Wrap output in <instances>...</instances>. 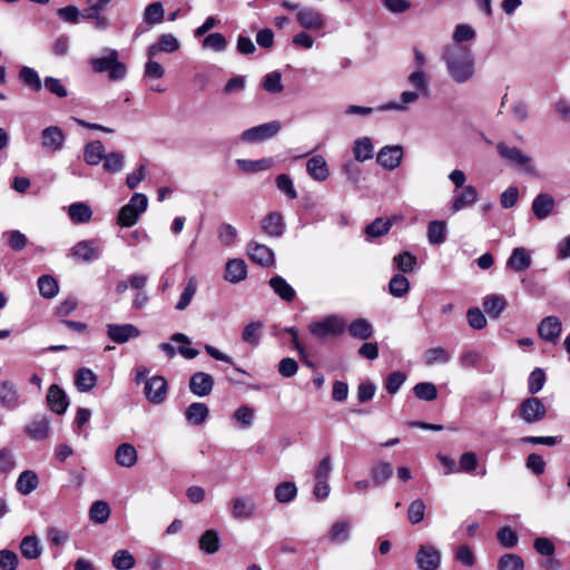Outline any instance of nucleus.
Returning a JSON list of instances; mask_svg holds the SVG:
<instances>
[{
  "instance_id": "31",
  "label": "nucleus",
  "mask_w": 570,
  "mask_h": 570,
  "mask_svg": "<svg viewBox=\"0 0 570 570\" xmlns=\"http://www.w3.org/2000/svg\"><path fill=\"white\" fill-rule=\"evenodd\" d=\"M274 293L283 301L289 303L296 297L295 289L282 276H274L268 282Z\"/></svg>"
},
{
  "instance_id": "34",
  "label": "nucleus",
  "mask_w": 570,
  "mask_h": 570,
  "mask_svg": "<svg viewBox=\"0 0 570 570\" xmlns=\"http://www.w3.org/2000/svg\"><path fill=\"white\" fill-rule=\"evenodd\" d=\"M353 155L358 163L372 159L374 155L372 140L368 137L357 138L353 144Z\"/></svg>"
},
{
  "instance_id": "41",
  "label": "nucleus",
  "mask_w": 570,
  "mask_h": 570,
  "mask_svg": "<svg viewBox=\"0 0 570 570\" xmlns=\"http://www.w3.org/2000/svg\"><path fill=\"white\" fill-rule=\"evenodd\" d=\"M348 333L352 337L357 340H367L373 335V326L365 318H357L353 321L348 327Z\"/></svg>"
},
{
  "instance_id": "21",
  "label": "nucleus",
  "mask_w": 570,
  "mask_h": 570,
  "mask_svg": "<svg viewBox=\"0 0 570 570\" xmlns=\"http://www.w3.org/2000/svg\"><path fill=\"white\" fill-rule=\"evenodd\" d=\"M532 263L531 253L524 247H517L512 250L507 265L517 273L525 272Z\"/></svg>"
},
{
  "instance_id": "30",
  "label": "nucleus",
  "mask_w": 570,
  "mask_h": 570,
  "mask_svg": "<svg viewBox=\"0 0 570 570\" xmlns=\"http://www.w3.org/2000/svg\"><path fill=\"white\" fill-rule=\"evenodd\" d=\"M39 485V478L32 470H26L20 473L16 482V489L22 495L33 492Z\"/></svg>"
},
{
  "instance_id": "28",
  "label": "nucleus",
  "mask_w": 570,
  "mask_h": 570,
  "mask_svg": "<svg viewBox=\"0 0 570 570\" xmlns=\"http://www.w3.org/2000/svg\"><path fill=\"white\" fill-rule=\"evenodd\" d=\"M115 460L122 468H132L138 460L137 450L130 443H121L116 449Z\"/></svg>"
},
{
  "instance_id": "10",
  "label": "nucleus",
  "mask_w": 570,
  "mask_h": 570,
  "mask_svg": "<svg viewBox=\"0 0 570 570\" xmlns=\"http://www.w3.org/2000/svg\"><path fill=\"white\" fill-rule=\"evenodd\" d=\"M441 562L440 551L431 544H422L416 553V564L421 570H436Z\"/></svg>"
},
{
  "instance_id": "50",
  "label": "nucleus",
  "mask_w": 570,
  "mask_h": 570,
  "mask_svg": "<svg viewBox=\"0 0 570 570\" xmlns=\"http://www.w3.org/2000/svg\"><path fill=\"white\" fill-rule=\"evenodd\" d=\"M351 527L347 521L341 520L333 523L330 530V539L335 543H343L350 539Z\"/></svg>"
},
{
  "instance_id": "64",
  "label": "nucleus",
  "mask_w": 570,
  "mask_h": 570,
  "mask_svg": "<svg viewBox=\"0 0 570 570\" xmlns=\"http://www.w3.org/2000/svg\"><path fill=\"white\" fill-rule=\"evenodd\" d=\"M227 41L226 38L219 33H209L204 40H203V48L210 49L216 52H222L226 49Z\"/></svg>"
},
{
  "instance_id": "3",
  "label": "nucleus",
  "mask_w": 570,
  "mask_h": 570,
  "mask_svg": "<svg viewBox=\"0 0 570 570\" xmlns=\"http://www.w3.org/2000/svg\"><path fill=\"white\" fill-rule=\"evenodd\" d=\"M346 330L345 320L336 314L327 315L320 321H314L308 325L309 333L318 340L327 336H338Z\"/></svg>"
},
{
  "instance_id": "55",
  "label": "nucleus",
  "mask_w": 570,
  "mask_h": 570,
  "mask_svg": "<svg viewBox=\"0 0 570 570\" xmlns=\"http://www.w3.org/2000/svg\"><path fill=\"white\" fill-rule=\"evenodd\" d=\"M395 267L402 273H411L416 267V257L410 252H402L393 257Z\"/></svg>"
},
{
  "instance_id": "47",
  "label": "nucleus",
  "mask_w": 570,
  "mask_h": 570,
  "mask_svg": "<svg viewBox=\"0 0 570 570\" xmlns=\"http://www.w3.org/2000/svg\"><path fill=\"white\" fill-rule=\"evenodd\" d=\"M199 548L209 554L217 552L220 548L218 533L215 530H207L199 539Z\"/></svg>"
},
{
  "instance_id": "22",
  "label": "nucleus",
  "mask_w": 570,
  "mask_h": 570,
  "mask_svg": "<svg viewBox=\"0 0 570 570\" xmlns=\"http://www.w3.org/2000/svg\"><path fill=\"white\" fill-rule=\"evenodd\" d=\"M255 503L249 498L239 497L232 500V515L237 520H248L254 517Z\"/></svg>"
},
{
  "instance_id": "54",
  "label": "nucleus",
  "mask_w": 570,
  "mask_h": 570,
  "mask_svg": "<svg viewBox=\"0 0 570 570\" xmlns=\"http://www.w3.org/2000/svg\"><path fill=\"white\" fill-rule=\"evenodd\" d=\"M2 238H4L8 246L16 252L22 250L28 245L27 236L17 229L4 232Z\"/></svg>"
},
{
  "instance_id": "18",
  "label": "nucleus",
  "mask_w": 570,
  "mask_h": 570,
  "mask_svg": "<svg viewBox=\"0 0 570 570\" xmlns=\"http://www.w3.org/2000/svg\"><path fill=\"white\" fill-rule=\"evenodd\" d=\"M20 403V393L17 386L10 381H3L0 384V405L12 411Z\"/></svg>"
},
{
  "instance_id": "23",
  "label": "nucleus",
  "mask_w": 570,
  "mask_h": 570,
  "mask_svg": "<svg viewBox=\"0 0 570 570\" xmlns=\"http://www.w3.org/2000/svg\"><path fill=\"white\" fill-rule=\"evenodd\" d=\"M262 229L272 237H279L285 232V224L281 213L272 212L262 220Z\"/></svg>"
},
{
  "instance_id": "58",
  "label": "nucleus",
  "mask_w": 570,
  "mask_h": 570,
  "mask_svg": "<svg viewBox=\"0 0 570 570\" xmlns=\"http://www.w3.org/2000/svg\"><path fill=\"white\" fill-rule=\"evenodd\" d=\"M111 561L117 570H130L135 567V558L128 550H118Z\"/></svg>"
},
{
  "instance_id": "17",
  "label": "nucleus",
  "mask_w": 570,
  "mask_h": 570,
  "mask_svg": "<svg viewBox=\"0 0 570 570\" xmlns=\"http://www.w3.org/2000/svg\"><path fill=\"white\" fill-rule=\"evenodd\" d=\"M250 259L261 266L269 267L274 264V252L266 245L250 242L247 246Z\"/></svg>"
},
{
  "instance_id": "32",
  "label": "nucleus",
  "mask_w": 570,
  "mask_h": 570,
  "mask_svg": "<svg viewBox=\"0 0 570 570\" xmlns=\"http://www.w3.org/2000/svg\"><path fill=\"white\" fill-rule=\"evenodd\" d=\"M105 155L106 150L100 140H92L83 148V160L90 166L100 164Z\"/></svg>"
},
{
  "instance_id": "5",
  "label": "nucleus",
  "mask_w": 570,
  "mask_h": 570,
  "mask_svg": "<svg viewBox=\"0 0 570 570\" xmlns=\"http://www.w3.org/2000/svg\"><path fill=\"white\" fill-rule=\"evenodd\" d=\"M282 125L278 120H273L244 130L240 140L247 144H257L271 139L281 130Z\"/></svg>"
},
{
  "instance_id": "9",
  "label": "nucleus",
  "mask_w": 570,
  "mask_h": 570,
  "mask_svg": "<svg viewBox=\"0 0 570 570\" xmlns=\"http://www.w3.org/2000/svg\"><path fill=\"white\" fill-rule=\"evenodd\" d=\"M66 135L58 126H49L41 132V146L50 153H58L63 148Z\"/></svg>"
},
{
  "instance_id": "39",
  "label": "nucleus",
  "mask_w": 570,
  "mask_h": 570,
  "mask_svg": "<svg viewBox=\"0 0 570 570\" xmlns=\"http://www.w3.org/2000/svg\"><path fill=\"white\" fill-rule=\"evenodd\" d=\"M428 240L431 245L443 244L446 239V223L444 220H432L428 225Z\"/></svg>"
},
{
  "instance_id": "2",
  "label": "nucleus",
  "mask_w": 570,
  "mask_h": 570,
  "mask_svg": "<svg viewBox=\"0 0 570 570\" xmlns=\"http://www.w3.org/2000/svg\"><path fill=\"white\" fill-rule=\"evenodd\" d=\"M102 53L101 57L90 60L92 70L98 73L108 72V78L114 81L124 79L127 73V67L118 60V51L105 48Z\"/></svg>"
},
{
  "instance_id": "33",
  "label": "nucleus",
  "mask_w": 570,
  "mask_h": 570,
  "mask_svg": "<svg viewBox=\"0 0 570 570\" xmlns=\"http://www.w3.org/2000/svg\"><path fill=\"white\" fill-rule=\"evenodd\" d=\"M209 415V409L205 403L194 402L185 412V417L193 425L203 424Z\"/></svg>"
},
{
  "instance_id": "56",
  "label": "nucleus",
  "mask_w": 570,
  "mask_h": 570,
  "mask_svg": "<svg viewBox=\"0 0 570 570\" xmlns=\"http://www.w3.org/2000/svg\"><path fill=\"white\" fill-rule=\"evenodd\" d=\"M90 519L96 523H105L110 517V508L105 501H96L89 510Z\"/></svg>"
},
{
  "instance_id": "63",
  "label": "nucleus",
  "mask_w": 570,
  "mask_h": 570,
  "mask_svg": "<svg viewBox=\"0 0 570 570\" xmlns=\"http://www.w3.org/2000/svg\"><path fill=\"white\" fill-rule=\"evenodd\" d=\"M425 503L421 499L412 501L407 508V518L411 524H417L424 519Z\"/></svg>"
},
{
  "instance_id": "52",
  "label": "nucleus",
  "mask_w": 570,
  "mask_h": 570,
  "mask_svg": "<svg viewBox=\"0 0 570 570\" xmlns=\"http://www.w3.org/2000/svg\"><path fill=\"white\" fill-rule=\"evenodd\" d=\"M38 287L42 297L52 298L59 292L57 281L50 275H42L38 278Z\"/></svg>"
},
{
  "instance_id": "35",
  "label": "nucleus",
  "mask_w": 570,
  "mask_h": 570,
  "mask_svg": "<svg viewBox=\"0 0 570 570\" xmlns=\"http://www.w3.org/2000/svg\"><path fill=\"white\" fill-rule=\"evenodd\" d=\"M197 278L195 276H190L184 286V289L175 305V308L177 311H185L191 303L195 294L197 293Z\"/></svg>"
},
{
  "instance_id": "48",
  "label": "nucleus",
  "mask_w": 570,
  "mask_h": 570,
  "mask_svg": "<svg viewBox=\"0 0 570 570\" xmlns=\"http://www.w3.org/2000/svg\"><path fill=\"white\" fill-rule=\"evenodd\" d=\"M19 79L32 91H39L42 87L38 72L31 67H22L19 71Z\"/></svg>"
},
{
  "instance_id": "12",
  "label": "nucleus",
  "mask_w": 570,
  "mask_h": 570,
  "mask_svg": "<svg viewBox=\"0 0 570 570\" xmlns=\"http://www.w3.org/2000/svg\"><path fill=\"white\" fill-rule=\"evenodd\" d=\"M107 335L114 343L124 344L139 337L140 331L132 324H108Z\"/></svg>"
},
{
  "instance_id": "53",
  "label": "nucleus",
  "mask_w": 570,
  "mask_h": 570,
  "mask_svg": "<svg viewBox=\"0 0 570 570\" xmlns=\"http://www.w3.org/2000/svg\"><path fill=\"white\" fill-rule=\"evenodd\" d=\"M297 488L293 482H282L275 488V499L279 503H288L295 499Z\"/></svg>"
},
{
  "instance_id": "45",
  "label": "nucleus",
  "mask_w": 570,
  "mask_h": 570,
  "mask_svg": "<svg viewBox=\"0 0 570 570\" xmlns=\"http://www.w3.org/2000/svg\"><path fill=\"white\" fill-rule=\"evenodd\" d=\"M450 360L451 354L441 346L429 348L424 353V363L428 366H432L434 364H445L450 362Z\"/></svg>"
},
{
  "instance_id": "36",
  "label": "nucleus",
  "mask_w": 570,
  "mask_h": 570,
  "mask_svg": "<svg viewBox=\"0 0 570 570\" xmlns=\"http://www.w3.org/2000/svg\"><path fill=\"white\" fill-rule=\"evenodd\" d=\"M371 480L375 487L385 484L393 474V465L389 462L381 461L371 470Z\"/></svg>"
},
{
  "instance_id": "1",
  "label": "nucleus",
  "mask_w": 570,
  "mask_h": 570,
  "mask_svg": "<svg viewBox=\"0 0 570 570\" xmlns=\"http://www.w3.org/2000/svg\"><path fill=\"white\" fill-rule=\"evenodd\" d=\"M441 59L448 75L456 83H465L475 75L474 55L468 46L449 43L442 49Z\"/></svg>"
},
{
  "instance_id": "13",
  "label": "nucleus",
  "mask_w": 570,
  "mask_h": 570,
  "mask_svg": "<svg viewBox=\"0 0 570 570\" xmlns=\"http://www.w3.org/2000/svg\"><path fill=\"white\" fill-rule=\"evenodd\" d=\"M403 158V148L396 146H384L377 154L376 161L387 170L397 168Z\"/></svg>"
},
{
  "instance_id": "46",
  "label": "nucleus",
  "mask_w": 570,
  "mask_h": 570,
  "mask_svg": "<svg viewBox=\"0 0 570 570\" xmlns=\"http://www.w3.org/2000/svg\"><path fill=\"white\" fill-rule=\"evenodd\" d=\"M263 323L259 321L248 323L242 334V338L245 343L257 346L262 336Z\"/></svg>"
},
{
  "instance_id": "42",
  "label": "nucleus",
  "mask_w": 570,
  "mask_h": 570,
  "mask_svg": "<svg viewBox=\"0 0 570 570\" xmlns=\"http://www.w3.org/2000/svg\"><path fill=\"white\" fill-rule=\"evenodd\" d=\"M237 166L245 173H259L269 169L274 165L273 158L257 160L237 159Z\"/></svg>"
},
{
  "instance_id": "15",
  "label": "nucleus",
  "mask_w": 570,
  "mask_h": 570,
  "mask_svg": "<svg viewBox=\"0 0 570 570\" xmlns=\"http://www.w3.org/2000/svg\"><path fill=\"white\" fill-rule=\"evenodd\" d=\"M478 200V190L472 185H466L461 189L453 191L451 210L458 213L465 207H470Z\"/></svg>"
},
{
  "instance_id": "27",
  "label": "nucleus",
  "mask_w": 570,
  "mask_h": 570,
  "mask_svg": "<svg viewBox=\"0 0 570 570\" xmlns=\"http://www.w3.org/2000/svg\"><path fill=\"white\" fill-rule=\"evenodd\" d=\"M247 276V265L243 259L234 258L226 263L224 278L229 283H239Z\"/></svg>"
},
{
  "instance_id": "11",
  "label": "nucleus",
  "mask_w": 570,
  "mask_h": 570,
  "mask_svg": "<svg viewBox=\"0 0 570 570\" xmlns=\"http://www.w3.org/2000/svg\"><path fill=\"white\" fill-rule=\"evenodd\" d=\"M26 434L33 441L46 440L50 434V420L47 415H35L24 426Z\"/></svg>"
},
{
  "instance_id": "4",
  "label": "nucleus",
  "mask_w": 570,
  "mask_h": 570,
  "mask_svg": "<svg viewBox=\"0 0 570 570\" xmlns=\"http://www.w3.org/2000/svg\"><path fill=\"white\" fill-rule=\"evenodd\" d=\"M518 415L524 423L534 424L546 417L547 407L540 399L527 397L518 406Z\"/></svg>"
},
{
  "instance_id": "25",
  "label": "nucleus",
  "mask_w": 570,
  "mask_h": 570,
  "mask_svg": "<svg viewBox=\"0 0 570 570\" xmlns=\"http://www.w3.org/2000/svg\"><path fill=\"white\" fill-rule=\"evenodd\" d=\"M179 49L178 39L171 33H164L158 41L148 48V56L155 57L160 52H175Z\"/></svg>"
},
{
  "instance_id": "24",
  "label": "nucleus",
  "mask_w": 570,
  "mask_h": 570,
  "mask_svg": "<svg viewBox=\"0 0 570 570\" xmlns=\"http://www.w3.org/2000/svg\"><path fill=\"white\" fill-rule=\"evenodd\" d=\"M47 402L51 411L57 414L65 413L69 405L66 393L57 384H52L49 387Z\"/></svg>"
},
{
  "instance_id": "57",
  "label": "nucleus",
  "mask_w": 570,
  "mask_h": 570,
  "mask_svg": "<svg viewBox=\"0 0 570 570\" xmlns=\"http://www.w3.org/2000/svg\"><path fill=\"white\" fill-rule=\"evenodd\" d=\"M102 160L105 171L116 174L124 168V156L119 151L106 154Z\"/></svg>"
},
{
  "instance_id": "20",
  "label": "nucleus",
  "mask_w": 570,
  "mask_h": 570,
  "mask_svg": "<svg viewBox=\"0 0 570 570\" xmlns=\"http://www.w3.org/2000/svg\"><path fill=\"white\" fill-rule=\"evenodd\" d=\"M554 198L547 193L539 194L532 202L531 209L533 215L542 220L546 219L554 209Z\"/></svg>"
},
{
  "instance_id": "40",
  "label": "nucleus",
  "mask_w": 570,
  "mask_h": 570,
  "mask_svg": "<svg viewBox=\"0 0 570 570\" xmlns=\"http://www.w3.org/2000/svg\"><path fill=\"white\" fill-rule=\"evenodd\" d=\"M392 219L379 217L365 227V235L367 240L381 237L387 234L392 227Z\"/></svg>"
},
{
  "instance_id": "44",
  "label": "nucleus",
  "mask_w": 570,
  "mask_h": 570,
  "mask_svg": "<svg viewBox=\"0 0 570 570\" xmlns=\"http://www.w3.org/2000/svg\"><path fill=\"white\" fill-rule=\"evenodd\" d=\"M505 305L507 302L504 297L500 295H490L485 297L483 302L484 311L492 318L499 317V315L505 308Z\"/></svg>"
},
{
  "instance_id": "16",
  "label": "nucleus",
  "mask_w": 570,
  "mask_h": 570,
  "mask_svg": "<svg viewBox=\"0 0 570 570\" xmlns=\"http://www.w3.org/2000/svg\"><path fill=\"white\" fill-rule=\"evenodd\" d=\"M214 387V379L210 374L205 372H196L191 375L189 381L190 392L199 397L207 396L212 393Z\"/></svg>"
},
{
  "instance_id": "8",
  "label": "nucleus",
  "mask_w": 570,
  "mask_h": 570,
  "mask_svg": "<svg viewBox=\"0 0 570 570\" xmlns=\"http://www.w3.org/2000/svg\"><path fill=\"white\" fill-rule=\"evenodd\" d=\"M111 2V0H87V8L82 10V17L92 20L95 27L99 30L108 28L109 20L101 16V11Z\"/></svg>"
},
{
  "instance_id": "6",
  "label": "nucleus",
  "mask_w": 570,
  "mask_h": 570,
  "mask_svg": "<svg viewBox=\"0 0 570 570\" xmlns=\"http://www.w3.org/2000/svg\"><path fill=\"white\" fill-rule=\"evenodd\" d=\"M497 150L504 160L510 164L523 167L524 170L529 174H534L535 169L531 164V158L522 153V150L518 147H509L504 142H499L497 145Z\"/></svg>"
},
{
  "instance_id": "38",
  "label": "nucleus",
  "mask_w": 570,
  "mask_h": 570,
  "mask_svg": "<svg viewBox=\"0 0 570 570\" xmlns=\"http://www.w3.org/2000/svg\"><path fill=\"white\" fill-rule=\"evenodd\" d=\"M68 214L75 224H86L92 217L90 206L82 202L71 204L68 208Z\"/></svg>"
},
{
  "instance_id": "59",
  "label": "nucleus",
  "mask_w": 570,
  "mask_h": 570,
  "mask_svg": "<svg viewBox=\"0 0 570 570\" xmlns=\"http://www.w3.org/2000/svg\"><path fill=\"white\" fill-rule=\"evenodd\" d=\"M254 410L248 405H240L233 414L240 429H248L254 422Z\"/></svg>"
},
{
  "instance_id": "29",
  "label": "nucleus",
  "mask_w": 570,
  "mask_h": 570,
  "mask_svg": "<svg viewBox=\"0 0 570 570\" xmlns=\"http://www.w3.org/2000/svg\"><path fill=\"white\" fill-rule=\"evenodd\" d=\"M538 332L543 340L554 341L560 336L561 322L556 316H548L541 321Z\"/></svg>"
},
{
  "instance_id": "60",
  "label": "nucleus",
  "mask_w": 570,
  "mask_h": 570,
  "mask_svg": "<svg viewBox=\"0 0 570 570\" xmlns=\"http://www.w3.org/2000/svg\"><path fill=\"white\" fill-rule=\"evenodd\" d=\"M523 568L522 558L514 553L503 554L498 562L499 570H523Z\"/></svg>"
},
{
  "instance_id": "7",
  "label": "nucleus",
  "mask_w": 570,
  "mask_h": 570,
  "mask_svg": "<svg viewBox=\"0 0 570 570\" xmlns=\"http://www.w3.org/2000/svg\"><path fill=\"white\" fill-rule=\"evenodd\" d=\"M167 381L163 376H154L145 381L144 393L153 404H161L167 397Z\"/></svg>"
},
{
  "instance_id": "62",
  "label": "nucleus",
  "mask_w": 570,
  "mask_h": 570,
  "mask_svg": "<svg viewBox=\"0 0 570 570\" xmlns=\"http://www.w3.org/2000/svg\"><path fill=\"white\" fill-rule=\"evenodd\" d=\"M409 82L420 94L428 95L429 81L423 69H416L413 72H411L409 76Z\"/></svg>"
},
{
  "instance_id": "51",
  "label": "nucleus",
  "mask_w": 570,
  "mask_h": 570,
  "mask_svg": "<svg viewBox=\"0 0 570 570\" xmlns=\"http://www.w3.org/2000/svg\"><path fill=\"white\" fill-rule=\"evenodd\" d=\"M410 289L409 279L402 275H394L389 283V292L394 297H403Z\"/></svg>"
},
{
  "instance_id": "26",
  "label": "nucleus",
  "mask_w": 570,
  "mask_h": 570,
  "mask_svg": "<svg viewBox=\"0 0 570 570\" xmlns=\"http://www.w3.org/2000/svg\"><path fill=\"white\" fill-rule=\"evenodd\" d=\"M308 175L317 181H324L328 178L330 170L323 156L316 155L308 159L306 164Z\"/></svg>"
},
{
  "instance_id": "19",
  "label": "nucleus",
  "mask_w": 570,
  "mask_h": 570,
  "mask_svg": "<svg viewBox=\"0 0 570 570\" xmlns=\"http://www.w3.org/2000/svg\"><path fill=\"white\" fill-rule=\"evenodd\" d=\"M297 21L305 29L318 30L325 24L322 13L312 8H304L297 12Z\"/></svg>"
},
{
  "instance_id": "37",
  "label": "nucleus",
  "mask_w": 570,
  "mask_h": 570,
  "mask_svg": "<svg viewBox=\"0 0 570 570\" xmlns=\"http://www.w3.org/2000/svg\"><path fill=\"white\" fill-rule=\"evenodd\" d=\"M97 380V375L90 368L81 367L76 373L75 383L78 391L89 392L96 386Z\"/></svg>"
},
{
  "instance_id": "43",
  "label": "nucleus",
  "mask_w": 570,
  "mask_h": 570,
  "mask_svg": "<svg viewBox=\"0 0 570 570\" xmlns=\"http://www.w3.org/2000/svg\"><path fill=\"white\" fill-rule=\"evenodd\" d=\"M401 102H387L382 106H380L377 109L381 111H387V110H406V105L415 102L420 98L419 91H403L401 94Z\"/></svg>"
},
{
  "instance_id": "61",
  "label": "nucleus",
  "mask_w": 570,
  "mask_h": 570,
  "mask_svg": "<svg viewBox=\"0 0 570 570\" xmlns=\"http://www.w3.org/2000/svg\"><path fill=\"white\" fill-rule=\"evenodd\" d=\"M415 396L423 401H433L438 396L436 386L430 382L417 383L413 387Z\"/></svg>"
},
{
  "instance_id": "14",
  "label": "nucleus",
  "mask_w": 570,
  "mask_h": 570,
  "mask_svg": "<svg viewBox=\"0 0 570 570\" xmlns=\"http://www.w3.org/2000/svg\"><path fill=\"white\" fill-rule=\"evenodd\" d=\"M70 256L81 262H92L100 256V249L96 240H80L72 248Z\"/></svg>"
},
{
  "instance_id": "49",
  "label": "nucleus",
  "mask_w": 570,
  "mask_h": 570,
  "mask_svg": "<svg viewBox=\"0 0 570 570\" xmlns=\"http://www.w3.org/2000/svg\"><path fill=\"white\" fill-rule=\"evenodd\" d=\"M20 550L27 559H37L41 554L39 540L35 535L24 537L20 543Z\"/></svg>"
}]
</instances>
